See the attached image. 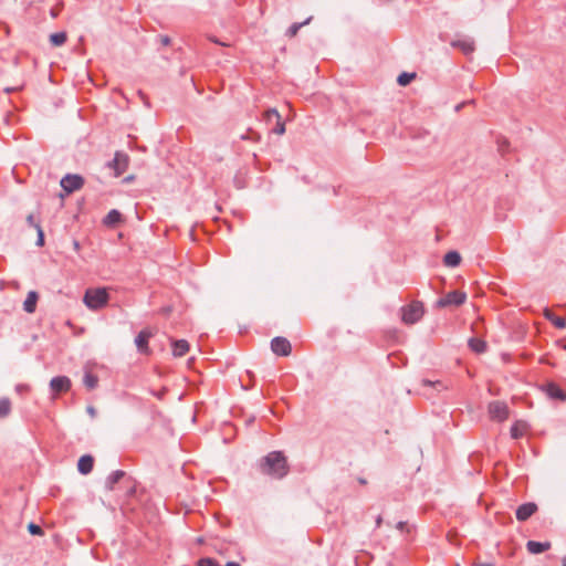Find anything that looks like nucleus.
Here are the masks:
<instances>
[{
    "instance_id": "nucleus-45",
    "label": "nucleus",
    "mask_w": 566,
    "mask_h": 566,
    "mask_svg": "<svg viewBox=\"0 0 566 566\" xmlns=\"http://www.w3.org/2000/svg\"><path fill=\"white\" fill-rule=\"evenodd\" d=\"M23 388H24V386L18 385L15 389H17V391H21Z\"/></svg>"
},
{
    "instance_id": "nucleus-41",
    "label": "nucleus",
    "mask_w": 566,
    "mask_h": 566,
    "mask_svg": "<svg viewBox=\"0 0 566 566\" xmlns=\"http://www.w3.org/2000/svg\"><path fill=\"white\" fill-rule=\"evenodd\" d=\"M73 247L75 251H80V242L77 240L73 241Z\"/></svg>"
},
{
    "instance_id": "nucleus-11",
    "label": "nucleus",
    "mask_w": 566,
    "mask_h": 566,
    "mask_svg": "<svg viewBox=\"0 0 566 566\" xmlns=\"http://www.w3.org/2000/svg\"><path fill=\"white\" fill-rule=\"evenodd\" d=\"M537 511V505L533 502L524 503L516 510V518L521 522L528 520Z\"/></svg>"
},
{
    "instance_id": "nucleus-22",
    "label": "nucleus",
    "mask_w": 566,
    "mask_h": 566,
    "mask_svg": "<svg viewBox=\"0 0 566 566\" xmlns=\"http://www.w3.org/2000/svg\"><path fill=\"white\" fill-rule=\"evenodd\" d=\"M120 220H122L120 212L116 209H113L106 214L103 222H104V224L112 227V226H115L116 223H118Z\"/></svg>"
},
{
    "instance_id": "nucleus-47",
    "label": "nucleus",
    "mask_w": 566,
    "mask_h": 566,
    "mask_svg": "<svg viewBox=\"0 0 566 566\" xmlns=\"http://www.w3.org/2000/svg\"><path fill=\"white\" fill-rule=\"evenodd\" d=\"M562 566H566V556H564L562 559Z\"/></svg>"
},
{
    "instance_id": "nucleus-18",
    "label": "nucleus",
    "mask_w": 566,
    "mask_h": 566,
    "mask_svg": "<svg viewBox=\"0 0 566 566\" xmlns=\"http://www.w3.org/2000/svg\"><path fill=\"white\" fill-rule=\"evenodd\" d=\"M544 316L548 319L555 327L563 329L566 327V319L555 315L549 308L544 310Z\"/></svg>"
},
{
    "instance_id": "nucleus-6",
    "label": "nucleus",
    "mask_w": 566,
    "mask_h": 566,
    "mask_svg": "<svg viewBox=\"0 0 566 566\" xmlns=\"http://www.w3.org/2000/svg\"><path fill=\"white\" fill-rule=\"evenodd\" d=\"M467 300V294L461 291L449 292L446 296L439 298L436 303L437 307H447L451 305H462Z\"/></svg>"
},
{
    "instance_id": "nucleus-37",
    "label": "nucleus",
    "mask_w": 566,
    "mask_h": 566,
    "mask_svg": "<svg viewBox=\"0 0 566 566\" xmlns=\"http://www.w3.org/2000/svg\"><path fill=\"white\" fill-rule=\"evenodd\" d=\"M208 39H209V41H211V42H213L216 44H219V45H222V46H228V43L220 41L219 39H217L213 35H209Z\"/></svg>"
},
{
    "instance_id": "nucleus-17",
    "label": "nucleus",
    "mask_w": 566,
    "mask_h": 566,
    "mask_svg": "<svg viewBox=\"0 0 566 566\" xmlns=\"http://www.w3.org/2000/svg\"><path fill=\"white\" fill-rule=\"evenodd\" d=\"M38 298V293L35 291H30L23 302V310L29 314L33 313L36 307Z\"/></svg>"
},
{
    "instance_id": "nucleus-40",
    "label": "nucleus",
    "mask_w": 566,
    "mask_h": 566,
    "mask_svg": "<svg viewBox=\"0 0 566 566\" xmlns=\"http://www.w3.org/2000/svg\"><path fill=\"white\" fill-rule=\"evenodd\" d=\"M382 523V517L381 515H378L377 518H376V527H379Z\"/></svg>"
},
{
    "instance_id": "nucleus-29",
    "label": "nucleus",
    "mask_w": 566,
    "mask_h": 566,
    "mask_svg": "<svg viewBox=\"0 0 566 566\" xmlns=\"http://www.w3.org/2000/svg\"><path fill=\"white\" fill-rule=\"evenodd\" d=\"M422 385L423 386H432V387L437 388L438 390H446L448 388L441 380L431 381L429 379H422Z\"/></svg>"
},
{
    "instance_id": "nucleus-24",
    "label": "nucleus",
    "mask_w": 566,
    "mask_h": 566,
    "mask_svg": "<svg viewBox=\"0 0 566 566\" xmlns=\"http://www.w3.org/2000/svg\"><path fill=\"white\" fill-rule=\"evenodd\" d=\"M312 20V17L307 18L304 22H295V23H292L289 29L286 30V36L289 38H293L297 34V32L300 31V29L303 27V25H306L311 22Z\"/></svg>"
},
{
    "instance_id": "nucleus-16",
    "label": "nucleus",
    "mask_w": 566,
    "mask_h": 566,
    "mask_svg": "<svg viewBox=\"0 0 566 566\" xmlns=\"http://www.w3.org/2000/svg\"><path fill=\"white\" fill-rule=\"evenodd\" d=\"M149 338H150V333L147 331H142L136 336L135 344L140 353L147 352Z\"/></svg>"
},
{
    "instance_id": "nucleus-5",
    "label": "nucleus",
    "mask_w": 566,
    "mask_h": 566,
    "mask_svg": "<svg viewBox=\"0 0 566 566\" xmlns=\"http://www.w3.org/2000/svg\"><path fill=\"white\" fill-rule=\"evenodd\" d=\"M488 411L492 420H496L500 422L506 420L510 415V410L506 402L500 400L490 402Z\"/></svg>"
},
{
    "instance_id": "nucleus-39",
    "label": "nucleus",
    "mask_w": 566,
    "mask_h": 566,
    "mask_svg": "<svg viewBox=\"0 0 566 566\" xmlns=\"http://www.w3.org/2000/svg\"><path fill=\"white\" fill-rule=\"evenodd\" d=\"M86 410H87V412H88L92 417H95V415H96V410H95V408H94L93 406H88V407L86 408Z\"/></svg>"
},
{
    "instance_id": "nucleus-46",
    "label": "nucleus",
    "mask_w": 566,
    "mask_h": 566,
    "mask_svg": "<svg viewBox=\"0 0 566 566\" xmlns=\"http://www.w3.org/2000/svg\"><path fill=\"white\" fill-rule=\"evenodd\" d=\"M133 178H134L133 176H128V177H126V178H125V181H126V182L132 181V180H133Z\"/></svg>"
},
{
    "instance_id": "nucleus-35",
    "label": "nucleus",
    "mask_w": 566,
    "mask_h": 566,
    "mask_svg": "<svg viewBox=\"0 0 566 566\" xmlns=\"http://www.w3.org/2000/svg\"><path fill=\"white\" fill-rule=\"evenodd\" d=\"M36 234H38L36 245L43 247L44 245V232H43L42 227L36 230Z\"/></svg>"
},
{
    "instance_id": "nucleus-7",
    "label": "nucleus",
    "mask_w": 566,
    "mask_h": 566,
    "mask_svg": "<svg viewBox=\"0 0 566 566\" xmlns=\"http://www.w3.org/2000/svg\"><path fill=\"white\" fill-rule=\"evenodd\" d=\"M61 187L66 193L78 190L84 185V179L80 175L67 174L61 179Z\"/></svg>"
},
{
    "instance_id": "nucleus-36",
    "label": "nucleus",
    "mask_w": 566,
    "mask_h": 566,
    "mask_svg": "<svg viewBox=\"0 0 566 566\" xmlns=\"http://www.w3.org/2000/svg\"><path fill=\"white\" fill-rule=\"evenodd\" d=\"M158 41L160 42L161 45H165V46H167L171 43V39L165 34L158 35Z\"/></svg>"
},
{
    "instance_id": "nucleus-28",
    "label": "nucleus",
    "mask_w": 566,
    "mask_h": 566,
    "mask_svg": "<svg viewBox=\"0 0 566 566\" xmlns=\"http://www.w3.org/2000/svg\"><path fill=\"white\" fill-rule=\"evenodd\" d=\"M415 76H416L415 73L403 72L398 76L397 82L399 85L406 86L411 82L412 78H415Z\"/></svg>"
},
{
    "instance_id": "nucleus-30",
    "label": "nucleus",
    "mask_w": 566,
    "mask_h": 566,
    "mask_svg": "<svg viewBox=\"0 0 566 566\" xmlns=\"http://www.w3.org/2000/svg\"><path fill=\"white\" fill-rule=\"evenodd\" d=\"M281 118V115L279 114V112L275 109V108H270L268 109L265 113H264V119L266 122H271L272 119H279Z\"/></svg>"
},
{
    "instance_id": "nucleus-26",
    "label": "nucleus",
    "mask_w": 566,
    "mask_h": 566,
    "mask_svg": "<svg viewBox=\"0 0 566 566\" xmlns=\"http://www.w3.org/2000/svg\"><path fill=\"white\" fill-rule=\"evenodd\" d=\"M83 382L88 390H93L98 385V377L92 373H85Z\"/></svg>"
},
{
    "instance_id": "nucleus-4",
    "label": "nucleus",
    "mask_w": 566,
    "mask_h": 566,
    "mask_svg": "<svg viewBox=\"0 0 566 566\" xmlns=\"http://www.w3.org/2000/svg\"><path fill=\"white\" fill-rule=\"evenodd\" d=\"M129 165V156L124 151H116L113 160L107 163V167L114 170V176L119 177L123 175Z\"/></svg>"
},
{
    "instance_id": "nucleus-9",
    "label": "nucleus",
    "mask_w": 566,
    "mask_h": 566,
    "mask_svg": "<svg viewBox=\"0 0 566 566\" xmlns=\"http://www.w3.org/2000/svg\"><path fill=\"white\" fill-rule=\"evenodd\" d=\"M451 46L461 50L463 52V54H465V55L472 54L475 50L474 40L469 36L453 40L451 42Z\"/></svg>"
},
{
    "instance_id": "nucleus-23",
    "label": "nucleus",
    "mask_w": 566,
    "mask_h": 566,
    "mask_svg": "<svg viewBox=\"0 0 566 566\" xmlns=\"http://www.w3.org/2000/svg\"><path fill=\"white\" fill-rule=\"evenodd\" d=\"M12 405L9 398H0V419L7 418L11 413Z\"/></svg>"
},
{
    "instance_id": "nucleus-44",
    "label": "nucleus",
    "mask_w": 566,
    "mask_h": 566,
    "mask_svg": "<svg viewBox=\"0 0 566 566\" xmlns=\"http://www.w3.org/2000/svg\"><path fill=\"white\" fill-rule=\"evenodd\" d=\"M51 15H52L53 18H55V17L57 15V12H56L54 9H52V10H51Z\"/></svg>"
},
{
    "instance_id": "nucleus-34",
    "label": "nucleus",
    "mask_w": 566,
    "mask_h": 566,
    "mask_svg": "<svg viewBox=\"0 0 566 566\" xmlns=\"http://www.w3.org/2000/svg\"><path fill=\"white\" fill-rule=\"evenodd\" d=\"M27 223H28L29 227H32L35 230L41 228L40 221L36 220L35 217L32 213L27 217Z\"/></svg>"
},
{
    "instance_id": "nucleus-2",
    "label": "nucleus",
    "mask_w": 566,
    "mask_h": 566,
    "mask_svg": "<svg viewBox=\"0 0 566 566\" xmlns=\"http://www.w3.org/2000/svg\"><path fill=\"white\" fill-rule=\"evenodd\" d=\"M84 304L91 310H98L106 305L108 293L105 289H91L85 292Z\"/></svg>"
},
{
    "instance_id": "nucleus-31",
    "label": "nucleus",
    "mask_w": 566,
    "mask_h": 566,
    "mask_svg": "<svg viewBox=\"0 0 566 566\" xmlns=\"http://www.w3.org/2000/svg\"><path fill=\"white\" fill-rule=\"evenodd\" d=\"M28 531L31 535H43V530L35 523H29Z\"/></svg>"
},
{
    "instance_id": "nucleus-33",
    "label": "nucleus",
    "mask_w": 566,
    "mask_h": 566,
    "mask_svg": "<svg viewBox=\"0 0 566 566\" xmlns=\"http://www.w3.org/2000/svg\"><path fill=\"white\" fill-rule=\"evenodd\" d=\"M275 127L273 128V133L277 135H282L285 132V124L282 122L281 118L275 120Z\"/></svg>"
},
{
    "instance_id": "nucleus-12",
    "label": "nucleus",
    "mask_w": 566,
    "mask_h": 566,
    "mask_svg": "<svg viewBox=\"0 0 566 566\" xmlns=\"http://www.w3.org/2000/svg\"><path fill=\"white\" fill-rule=\"evenodd\" d=\"M543 390L551 399L566 400V392L555 382L544 385Z\"/></svg>"
},
{
    "instance_id": "nucleus-42",
    "label": "nucleus",
    "mask_w": 566,
    "mask_h": 566,
    "mask_svg": "<svg viewBox=\"0 0 566 566\" xmlns=\"http://www.w3.org/2000/svg\"><path fill=\"white\" fill-rule=\"evenodd\" d=\"M472 566H494V565L491 563H476V564H473Z\"/></svg>"
},
{
    "instance_id": "nucleus-19",
    "label": "nucleus",
    "mask_w": 566,
    "mask_h": 566,
    "mask_svg": "<svg viewBox=\"0 0 566 566\" xmlns=\"http://www.w3.org/2000/svg\"><path fill=\"white\" fill-rule=\"evenodd\" d=\"M125 472L123 470H116V471H113L107 478H106V481H105V488L108 490V491H112L115 486V484L125 476Z\"/></svg>"
},
{
    "instance_id": "nucleus-8",
    "label": "nucleus",
    "mask_w": 566,
    "mask_h": 566,
    "mask_svg": "<svg viewBox=\"0 0 566 566\" xmlns=\"http://www.w3.org/2000/svg\"><path fill=\"white\" fill-rule=\"evenodd\" d=\"M271 349L277 356H289L292 353L290 340L282 336H276L271 340Z\"/></svg>"
},
{
    "instance_id": "nucleus-21",
    "label": "nucleus",
    "mask_w": 566,
    "mask_h": 566,
    "mask_svg": "<svg viewBox=\"0 0 566 566\" xmlns=\"http://www.w3.org/2000/svg\"><path fill=\"white\" fill-rule=\"evenodd\" d=\"M468 345L470 349L476 354H482L486 350L488 345L483 339L472 337L469 339Z\"/></svg>"
},
{
    "instance_id": "nucleus-27",
    "label": "nucleus",
    "mask_w": 566,
    "mask_h": 566,
    "mask_svg": "<svg viewBox=\"0 0 566 566\" xmlns=\"http://www.w3.org/2000/svg\"><path fill=\"white\" fill-rule=\"evenodd\" d=\"M525 432V424L522 423V422H515L512 427H511V437L513 439H518L521 438Z\"/></svg>"
},
{
    "instance_id": "nucleus-3",
    "label": "nucleus",
    "mask_w": 566,
    "mask_h": 566,
    "mask_svg": "<svg viewBox=\"0 0 566 566\" xmlns=\"http://www.w3.org/2000/svg\"><path fill=\"white\" fill-rule=\"evenodd\" d=\"M402 321L406 324H415L421 319L423 315L422 304L413 302L407 306L401 307Z\"/></svg>"
},
{
    "instance_id": "nucleus-20",
    "label": "nucleus",
    "mask_w": 566,
    "mask_h": 566,
    "mask_svg": "<svg viewBox=\"0 0 566 566\" xmlns=\"http://www.w3.org/2000/svg\"><path fill=\"white\" fill-rule=\"evenodd\" d=\"M444 265L455 268L461 263V255L457 251H449L443 258Z\"/></svg>"
},
{
    "instance_id": "nucleus-43",
    "label": "nucleus",
    "mask_w": 566,
    "mask_h": 566,
    "mask_svg": "<svg viewBox=\"0 0 566 566\" xmlns=\"http://www.w3.org/2000/svg\"><path fill=\"white\" fill-rule=\"evenodd\" d=\"M226 566H240V564L237 562H228Z\"/></svg>"
},
{
    "instance_id": "nucleus-38",
    "label": "nucleus",
    "mask_w": 566,
    "mask_h": 566,
    "mask_svg": "<svg viewBox=\"0 0 566 566\" xmlns=\"http://www.w3.org/2000/svg\"><path fill=\"white\" fill-rule=\"evenodd\" d=\"M407 527V523L403 522V521H400L396 524V528L399 530V531H403L405 528Z\"/></svg>"
},
{
    "instance_id": "nucleus-1",
    "label": "nucleus",
    "mask_w": 566,
    "mask_h": 566,
    "mask_svg": "<svg viewBox=\"0 0 566 566\" xmlns=\"http://www.w3.org/2000/svg\"><path fill=\"white\" fill-rule=\"evenodd\" d=\"M256 469L263 475L281 480L287 475L290 465L282 451H271L258 461Z\"/></svg>"
},
{
    "instance_id": "nucleus-14",
    "label": "nucleus",
    "mask_w": 566,
    "mask_h": 566,
    "mask_svg": "<svg viewBox=\"0 0 566 566\" xmlns=\"http://www.w3.org/2000/svg\"><path fill=\"white\" fill-rule=\"evenodd\" d=\"M526 548L531 554H541L547 549L551 548L549 542H536V541H528L526 543Z\"/></svg>"
},
{
    "instance_id": "nucleus-32",
    "label": "nucleus",
    "mask_w": 566,
    "mask_h": 566,
    "mask_svg": "<svg viewBox=\"0 0 566 566\" xmlns=\"http://www.w3.org/2000/svg\"><path fill=\"white\" fill-rule=\"evenodd\" d=\"M197 566H219V564L213 558L206 557L199 559Z\"/></svg>"
},
{
    "instance_id": "nucleus-49",
    "label": "nucleus",
    "mask_w": 566,
    "mask_h": 566,
    "mask_svg": "<svg viewBox=\"0 0 566 566\" xmlns=\"http://www.w3.org/2000/svg\"><path fill=\"white\" fill-rule=\"evenodd\" d=\"M4 91H6L7 93H10V92L12 91V88H9V87H8V88H6Z\"/></svg>"
},
{
    "instance_id": "nucleus-13",
    "label": "nucleus",
    "mask_w": 566,
    "mask_h": 566,
    "mask_svg": "<svg viewBox=\"0 0 566 566\" xmlns=\"http://www.w3.org/2000/svg\"><path fill=\"white\" fill-rule=\"evenodd\" d=\"M94 459L90 454H84L77 462V470L82 474H88L93 470Z\"/></svg>"
},
{
    "instance_id": "nucleus-15",
    "label": "nucleus",
    "mask_w": 566,
    "mask_h": 566,
    "mask_svg": "<svg viewBox=\"0 0 566 566\" xmlns=\"http://www.w3.org/2000/svg\"><path fill=\"white\" fill-rule=\"evenodd\" d=\"M189 350V343L186 339H178L172 342V355L175 357H182Z\"/></svg>"
},
{
    "instance_id": "nucleus-50",
    "label": "nucleus",
    "mask_w": 566,
    "mask_h": 566,
    "mask_svg": "<svg viewBox=\"0 0 566 566\" xmlns=\"http://www.w3.org/2000/svg\"><path fill=\"white\" fill-rule=\"evenodd\" d=\"M386 2H389L390 0H385Z\"/></svg>"
},
{
    "instance_id": "nucleus-10",
    "label": "nucleus",
    "mask_w": 566,
    "mask_h": 566,
    "mask_svg": "<svg viewBox=\"0 0 566 566\" xmlns=\"http://www.w3.org/2000/svg\"><path fill=\"white\" fill-rule=\"evenodd\" d=\"M50 387L54 394L64 392L71 388V380L66 376H56L51 379Z\"/></svg>"
},
{
    "instance_id": "nucleus-25",
    "label": "nucleus",
    "mask_w": 566,
    "mask_h": 566,
    "mask_svg": "<svg viewBox=\"0 0 566 566\" xmlns=\"http://www.w3.org/2000/svg\"><path fill=\"white\" fill-rule=\"evenodd\" d=\"M66 40H67V35H66V32H64V31L52 33L50 35V43L53 46H61L66 42Z\"/></svg>"
},
{
    "instance_id": "nucleus-48",
    "label": "nucleus",
    "mask_w": 566,
    "mask_h": 566,
    "mask_svg": "<svg viewBox=\"0 0 566 566\" xmlns=\"http://www.w3.org/2000/svg\"><path fill=\"white\" fill-rule=\"evenodd\" d=\"M359 483L360 484H366V480L365 479H359Z\"/></svg>"
}]
</instances>
